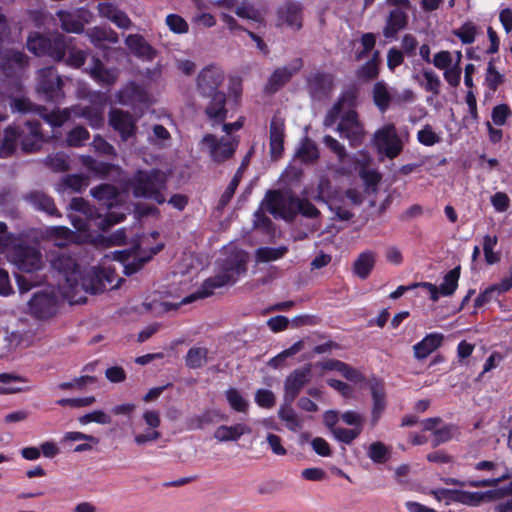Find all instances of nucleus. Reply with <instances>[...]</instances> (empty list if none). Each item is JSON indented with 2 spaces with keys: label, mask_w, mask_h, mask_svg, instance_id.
Returning a JSON list of instances; mask_svg holds the SVG:
<instances>
[{
  "label": "nucleus",
  "mask_w": 512,
  "mask_h": 512,
  "mask_svg": "<svg viewBox=\"0 0 512 512\" xmlns=\"http://www.w3.org/2000/svg\"><path fill=\"white\" fill-rule=\"evenodd\" d=\"M51 266L62 276L59 288L64 298L71 304L86 301V295L98 294L106 290V282L111 283V270L90 268L82 272L76 261L65 254L51 259Z\"/></svg>",
  "instance_id": "1"
},
{
  "label": "nucleus",
  "mask_w": 512,
  "mask_h": 512,
  "mask_svg": "<svg viewBox=\"0 0 512 512\" xmlns=\"http://www.w3.org/2000/svg\"><path fill=\"white\" fill-rule=\"evenodd\" d=\"M357 97L358 90L356 88L344 91L328 110L323 122L326 127H331L340 119L337 131L352 146L361 144L365 136L364 126L359 120L358 113L354 110Z\"/></svg>",
  "instance_id": "2"
},
{
  "label": "nucleus",
  "mask_w": 512,
  "mask_h": 512,
  "mask_svg": "<svg viewBox=\"0 0 512 512\" xmlns=\"http://www.w3.org/2000/svg\"><path fill=\"white\" fill-rule=\"evenodd\" d=\"M11 108L18 112L35 111L54 127L62 126L72 116L85 118L93 128H99L104 123L102 112L93 107L72 106L63 110L47 111L45 107L33 105L28 99L18 98L12 101Z\"/></svg>",
  "instance_id": "3"
},
{
  "label": "nucleus",
  "mask_w": 512,
  "mask_h": 512,
  "mask_svg": "<svg viewBox=\"0 0 512 512\" xmlns=\"http://www.w3.org/2000/svg\"><path fill=\"white\" fill-rule=\"evenodd\" d=\"M70 207L76 213L69 214L72 225L75 229L80 232L89 231L92 223L102 230L110 228L112 225L121 222L124 218V214L111 212L106 217L96 215L94 208H92L83 198H73Z\"/></svg>",
  "instance_id": "4"
},
{
  "label": "nucleus",
  "mask_w": 512,
  "mask_h": 512,
  "mask_svg": "<svg viewBox=\"0 0 512 512\" xmlns=\"http://www.w3.org/2000/svg\"><path fill=\"white\" fill-rule=\"evenodd\" d=\"M167 174L159 169L138 170L129 182L135 197H143L162 204L166 201L162 191L166 188Z\"/></svg>",
  "instance_id": "5"
},
{
  "label": "nucleus",
  "mask_w": 512,
  "mask_h": 512,
  "mask_svg": "<svg viewBox=\"0 0 512 512\" xmlns=\"http://www.w3.org/2000/svg\"><path fill=\"white\" fill-rule=\"evenodd\" d=\"M28 314L38 321H50L60 309V299L54 289H44L33 294L27 304Z\"/></svg>",
  "instance_id": "6"
},
{
  "label": "nucleus",
  "mask_w": 512,
  "mask_h": 512,
  "mask_svg": "<svg viewBox=\"0 0 512 512\" xmlns=\"http://www.w3.org/2000/svg\"><path fill=\"white\" fill-rule=\"evenodd\" d=\"M244 271L245 267L241 261L230 264L216 276L205 280L201 288L195 293L183 298L181 304H189L196 299L209 297L213 294L215 289L233 284L236 281L235 275H239Z\"/></svg>",
  "instance_id": "7"
},
{
  "label": "nucleus",
  "mask_w": 512,
  "mask_h": 512,
  "mask_svg": "<svg viewBox=\"0 0 512 512\" xmlns=\"http://www.w3.org/2000/svg\"><path fill=\"white\" fill-rule=\"evenodd\" d=\"M8 260L20 271L25 273L36 272L43 267L41 252L34 246L17 243L7 249Z\"/></svg>",
  "instance_id": "8"
},
{
  "label": "nucleus",
  "mask_w": 512,
  "mask_h": 512,
  "mask_svg": "<svg viewBox=\"0 0 512 512\" xmlns=\"http://www.w3.org/2000/svg\"><path fill=\"white\" fill-rule=\"evenodd\" d=\"M297 196L289 191H268L263 205L275 218L291 222L295 219V209L297 205Z\"/></svg>",
  "instance_id": "9"
},
{
  "label": "nucleus",
  "mask_w": 512,
  "mask_h": 512,
  "mask_svg": "<svg viewBox=\"0 0 512 512\" xmlns=\"http://www.w3.org/2000/svg\"><path fill=\"white\" fill-rule=\"evenodd\" d=\"M68 46L66 36L56 34L52 38L42 35L30 36L27 48L37 56L48 55L56 61H61L65 56V48Z\"/></svg>",
  "instance_id": "10"
},
{
  "label": "nucleus",
  "mask_w": 512,
  "mask_h": 512,
  "mask_svg": "<svg viewBox=\"0 0 512 512\" xmlns=\"http://www.w3.org/2000/svg\"><path fill=\"white\" fill-rule=\"evenodd\" d=\"M201 144L203 151L209 154L211 160L220 164L233 157L239 141L236 137L227 136L218 139L213 134H207L202 138Z\"/></svg>",
  "instance_id": "11"
},
{
  "label": "nucleus",
  "mask_w": 512,
  "mask_h": 512,
  "mask_svg": "<svg viewBox=\"0 0 512 512\" xmlns=\"http://www.w3.org/2000/svg\"><path fill=\"white\" fill-rule=\"evenodd\" d=\"M512 496V481L507 485L486 492H470L457 490L454 502L468 506H479L481 503L491 502Z\"/></svg>",
  "instance_id": "12"
},
{
  "label": "nucleus",
  "mask_w": 512,
  "mask_h": 512,
  "mask_svg": "<svg viewBox=\"0 0 512 512\" xmlns=\"http://www.w3.org/2000/svg\"><path fill=\"white\" fill-rule=\"evenodd\" d=\"M37 90L48 101L58 102L64 97L62 79L53 67L39 70Z\"/></svg>",
  "instance_id": "13"
},
{
  "label": "nucleus",
  "mask_w": 512,
  "mask_h": 512,
  "mask_svg": "<svg viewBox=\"0 0 512 512\" xmlns=\"http://www.w3.org/2000/svg\"><path fill=\"white\" fill-rule=\"evenodd\" d=\"M374 138L378 149L390 159L398 156L403 149L402 141L397 134L394 124H386L378 129L374 134Z\"/></svg>",
  "instance_id": "14"
},
{
  "label": "nucleus",
  "mask_w": 512,
  "mask_h": 512,
  "mask_svg": "<svg viewBox=\"0 0 512 512\" xmlns=\"http://www.w3.org/2000/svg\"><path fill=\"white\" fill-rule=\"evenodd\" d=\"M275 26L299 31L303 27V8L300 3L288 1L276 10Z\"/></svg>",
  "instance_id": "15"
},
{
  "label": "nucleus",
  "mask_w": 512,
  "mask_h": 512,
  "mask_svg": "<svg viewBox=\"0 0 512 512\" xmlns=\"http://www.w3.org/2000/svg\"><path fill=\"white\" fill-rule=\"evenodd\" d=\"M312 378L311 365L295 369L284 382V401L292 403Z\"/></svg>",
  "instance_id": "16"
},
{
  "label": "nucleus",
  "mask_w": 512,
  "mask_h": 512,
  "mask_svg": "<svg viewBox=\"0 0 512 512\" xmlns=\"http://www.w3.org/2000/svg\"><path fill=\"white\" fill-rule=\"evenodd\" d=\"M224 80L222 71L214 66L204 68L197 77V90L203 97L220 93V85Z\"/></svg>",
  "instance_id": "17"
},
{
  "label": "nucleus",
  "mask_w": 512,
  "mask_h": 512,
  "mask_svg": "<svg viewBox=\"0 0 512 512\" xmlns=\"http://www.w3.org/2000/svg\"><path fill=\"white\" fill-rule=\"evenodd\" d=\"M303 67L301 58H296L291 61L288 66L276 68L268 79L266 90L274 93L287 84L294 75H296Z\"/></svg>",
  "instance_id": "18"
},
{
  "label": "nucleus",
  "mask_w": 512,
  "mask_h": 512,
  "mask_svg": "<svg viewBox=\"0 0 512 512\" xmlns=\"http://www.w3.org/2000/svg\"><path fill=\"white\" fill-rule=\"evenodd\" d=\"M109 124L120 134L123 141H127L136 134V120L127 111L112 109L109 113Z\"/></svg>",
  "instance_id": "19"
},
{
  "label": "nucleus",
  "mask_w": 512,
  "mask_h": 512,
  "mask_svg": "<svg viewBox=\"0 0 512 512\" xmlns=\"http://www.w3.org/2000/svg\"><path fill=\"white\" fill-rule=\"evenodd\" d=\"M334 87L333 76L328 73L314 72L307 77V90L315 100L327 98Z\"/></svg>",
  "instance_id": "20"
},
{
  "label": "nucleus",
  "mask_w": 512,
  "mask_h": 512,
  "mask_svg": "<svg viewBox=\"0 0 512 512\" xmlns=\"http://www.w3.org/2000/svg\"><path fill=\"white\" fill-rule=\"evenodd\" d=\"M143 420L147 428L142 433L135 434L134 441L138 446L157 441L161 437V433L157 430L160 426L161 419L158 411L147 410L143 413Z\"/></svg>",
  "instance_id": "21"
},
{
  "label": "nucleus",
  "mask_w": 512,
  "mask_h": 512,
  "mask_svg": "<svg viewBox=\"0 0 512 512\" xmlns=\"http://www.w3.org/2000/svg\"><path fill=\"white\" fill-rule=\"evenodd\" d=\"M20 139L23 151L28 153L38 151L44 141L39 122L27 121L20 131Z\"/></svg>",
  "instance_id": "22"
},
{
  "label": "nucleus",
  "mask_w": 512,
  "mask_h": 512,
  "mask_svg": "<svg viewBox=\"0 0 512 512\" xmlns=\"http://www.w3.org/2000/svg\"><path fill=\"white\" fill-rule=\"evenodd\" d=\"M285 123L284 119L275 115L270 123V153L275 159L282 155L284 150Z\"/></svg>",
  "instance_id": "23"
},
{
  "label": "nucleus",
  "mask_w": 512,
  "mask_h": 512,
  "mask_svg": "<svg viewBox=\"0 0 512 512\" xmlns=\"http://www.w3.org/2000/svg\"><path fill=\"white\" fill-rule=\"evenodd\" d=\"M97 10L101 17L109 19L120 29H129L132 26V21L128 17V15L118 9L113 3L110 2H100L97 5Z\"/></svg>",
  "instance_id": "24"
},
{
  "label": "nucleus",
  "mask_w": 512,
  "mask_h": 512,
  "mask_svg": "<svg viewBox=\"0 0 512 512\" xmlns=\"http://www.w3.org/2000/svg\"><path fill=\"white\" fill-rule=\"evenodd\" d=\"M24 198L36 210L42 211L50 216H61L52 197L43 191H30Z\"/></svg>",
  "instance_id": "25"
},
{
  "label": "nucleus",
  "mask_w": 512,
  "mask_h": 512,
  "mask_svg": "<svg viewBox=\"0 0 512 512\" xmlns=\"http://www.w3.org/2000/svg\"><path fill=\"white\" fill-rule=\"evenodd\" d=\"M371 93L373 102L381 113L386 112L389 106L396 101L394 89L383 80L377 81L373 85Z\"/></svg>",
  "instance_id": "26"
},
{
  "label": "nucleus",
  "mask_w": 512,
  "mask_h": 512,
  "mask_svg": "<svg viewBox=\"0 0 512 512\" xmlns=\"http://www.w3.org/2000/svg\"><path fill=\"white\" fill-rule=\"evenodd\" d=\"M125 44L131 53L138 58L152 60L156 56V50L140 34L128 35Z\"/></svg>",
  "instance_id": "27"
},
{
  "label": "nucleus",
  "mask_w": 512,
  "mask_h": 512,
  "mask_svg": "<svg viewBox=\"0 0 512 512\" xmlns=\"http://www.w3.org/2000/svg\"><path fill=\"white\" fill-rule=\"evenodd\" d=\"M376 253L371 250L361 252L353 262V273L361 280L367 279L376 263Z\"/></svg>",
  "instance_id": "28"
},
{
  "label": "nucleus",
  "mask_w": 512,
  "mask_h": 512,
  "mask_svg": "<svg viewBox=\"0 0 512 512\" xmlns=\"http://www.w3.org/2000/svg\"><path fill=\"white\" fill-rule=\"evenodd\" d=\"M372 399H373V407L371 412V426L374 427L380 417L382 412L386 408V399H385V391L384 386L381 382L375 380L370 384Z\"/></svg>",
  "instance_id": "29"
},
{
  "label": "nucleus",
  "mask_w": 512,
  "mask_h": 512,
  "mask_svg": "<svg viewBox=\"0 0 512 512\" xmlns=\"http://www.w3.org/2000/svg\"><path fill=\"white\" fill-rule=\"evenodd\" d=\"M444 335L441 333H431L424 337L422 341L413 346L414 356L419 360L427 358L443 342Z\"/></svg>",
  "instance_id": "30"
},
{
  "label": "nucleus",
  "mask_w": 512,
  "mask_h": 512,
  "mask_svg": "<svg viewBox=\"0 0 512 512\" xmlns=\"http://www.w3.org/2000/svg\"><path fill=\"white\" fill-rule=\"evenodd\" d=\"M408 22V15L401 9L396 8L390 11L386 24L383 28V35L386 38H393L404 29Z\"/></svg>",
  "instance_id": "31"
},
{
  "label": "nucleus",
  "mask_w": 512,
  "mask_h": 512,
  "mask_svg": "<svg viewBox=\"0 0 512 512\" xmlns=\"http://www.w3.org/2000/svg\"><path fill=\"white\" fill-rule=\"evenodd\" d=\"M251 433V428L246 424L237 423L232 426L221 425L214 432V438L219 442L237 441L244 434Z\"/></svg>",
  "instance_id": "32"
},
{
  "label": "nucleus",
  "mask_w": 512,
  "mask_h": 512,
  "mask_svg": "<svg viewBox=\"0 0 512 512\" xmlns=\"http://www.w3.org/2000/svg\"><path fill=\"white\" fill-rule=\"evenodd\" d=\"M209 104L207 105L205 112L210 120L215 123H221L225 120L227 110L225 108L226 95L224 92L216 93L212 96Z\"/></svg>",
  "instance_id": "33"
},
{
  "label": "nucleus",
  "mask_w": 512,
  "mask_h": 512,
  "mask_svg": "<svg viewBox=\"0 0 512 512\" xmlns=\"http://www.w3.org/2000/svg\"><path fill=\"white\" fill-rule=\"evenodd\" d=\"M322 368L325 370H335L339 372L343 377H345L347 380L352 382H361L364 380L363 375L352 366L336 360V359H330L321 364Z\"/></svg>",
  "instance_id": "34"
},
{
  "label": "nucleus",
  "mask_w": 512,
  "mask_h": 512,
  "mask_svg": "<svg viewBox=\"0 0 512 512\" xmlns=\"http://www.w3.org/2000/svg\"><path fill=\"white\" fill-rule=\"evenodd\" d=\"M509 478H510V474H509L508 470L505 469L498 476L489 478V479L471 480L468 482H463V481L457 480L455 478H445L443 481L447 485H459V486H470V487H474V488H481V487H496L500 482L505 481Z\"/></svg>",
  "instance_id": "35"
},
{
  "label": "nucleus",
  "mask_w": 512,
  "mask_h": 512,
  "mask_svg": "<svg viewBox=\"0 0 512 512\" xmlns=\"http://www.w3.org/2000/svg\"><path fill=\"white\" fill-rule=\"evenodd\" d=\"M278 417L285 424V427L292 432H298L303 428V420L292 408V403L284 401V404L278 410Z\"/></svg>",
  "instance_id": "36"
},
{
  "label": "nucleus",
  "mask_w": 512,
  "mask_h": 512,
  "mask_svg": "<svg viewBox=\"0 0 512 512\" xmlns=\"http://www.w3.org/2000/svg\"><path fill=\"white\" fill-rule=\"evenodd\" d=\"M222 418L221 414L217 410H206L199 415H193L186 421L187 428L190 430L203 429L205 426L216 422Z\"/></svg>",
  "instance_id": "37"
},
{
  "label": "nucleus",
  "mask_w": 512,
  "mask_h": 512,
  "mask_svg": "<svg viewBox=\"0 0 512 512\" xmlns=\"http://www.w3.org/2000/svg\"><path fill=\"white\" fill-rule=\"evenodd\" d=\"M91 194L109 208L117 202L119 196L117 188L111 184H101L94 187Z\"/></svg>",
  "instance_id": "38"
},
{
  "label": "nucleus",
  "mask_w": 512,
  "mask_h": 512,
  "mask_svg": "<svg viewBox=\"0 0 512 512\" xmlns=\"http://www.w3.org/2000/svg\"><path fill=\"white\" fill-rule=\"evenodd\" d=\"M288 252V247L281 245L278 247H259L255 251V259L258 263H268L283 258Z\"/></svg>",
  "instance_id": "39"
},
{
  "label": "nucleus",
  "mask_w": 512,
  "mask_h": 512,
  "mask_svg": "<svg viewBox=\"0 0 512 512\" xmlns=\"http://www.w3.org/2000/svg\"><path fill=\"white\" fill-rule=\"evenodd\" d=\"M379 61H380V53L379 51H375L372 55V58L364 63L357 70V77L362 80H373L378 77L379 74Z\"/></svg>",
  "instance_id": "40"
},
{
  "label": "nucleus",
  "mask_w": 512,
  "mask_h": 512,
  "mask_svg": "<svg viewBox=\"0 0 512 512\" xmlns=\"http://www.w3.org/2000/svg\"><path fill=\"white\" fill-rule=\"evenodd\" d=\"M87 35L90 41L94 44H99L105 41L116 44L119 41L118 34L111 28L94 27L88 30Z\"/></svg>",
  "instance_id": "41"
},
{
  "label": "nucleus",
  "mask_w": 512,
  "mask_h": 512,
  "mask_svg": "<svg viewBox=\"0 0 512 512\" xmlns=\"http://www.w3.org/2000/svg\"><path fill=\"white\" fill-rule=\"evenodd\" d=\"M25 381L18 376L10 374H0V394H14L25 391L19 384Z\"/></svg>",
  "instance_id": "42"
},
{
  "label": "nucleus",
  "mask_w": 512,
  "mask_h": 512,
  "mask_svg": "<svg viewBox=\"0 0 512 512\" xmlns=\"http://www.w3.org/2000/svg\"><path fill=\"white\" fill-rule=\"evenodd\" d=\"M208 350L205 347H192L188 350L185 362L189 368L198 369L207 363Z\"/></svg>",
  "instance_id": "43"
},
{
  "label": "nucleus",
  "mask_w": 512,
  "mask_h": 512,
  "mask_svg": "<svg viewBox=\"0 0 512 512\" xmlns=\"http://www.w3.org/2000/svg\"><path fill=\"white\" fill-rule=\"evenodd\" d=\"M90 74L93 78L107 85H111L116 80V73L113 70L104 68L99 59H93V66L90 68Z\"/></svg>",
  "instance_id": "44"
},
{
  "label": "nucleus",
  "mask_w": 512,
  "mask_h": 512,
  "mask_svg": "<svg viewBox=\"0 0 512 512\" xmlns=\"http://www.w3.org/2000/svg\"><path fill=\"white\" fill-rule=\"evenodd\" d=\"M57 16L61 23V28L68 33H81L84 30L83 23L72 13L58 11Z\"/></svg>",
  "instance_id": "45"
},
{
  "label": "nucleus",
  "mask_w": 512,
  "mask_h": 512,
  "mask_svg": "<svg viewBox=\"0 0 512 512\" xmlns=\"http://www.w3.org/2000/svg\"><path fill=\"white\" fill-rule=\"evenodd\" d=\"M19 138L20 132L17 129L11 127L7 128L0 147V157L5 158L10 156L16 148V143Z\"/></svg>",
  "instance_id": "46"
},
{
  "label": "nucleus",
  "mask_w": 512,
  "mask_h": 512,
  "mask_svg": "<svg viewBox=\"0 0 512 512\" xmlns=\"http://www.w3.org/2000/svg\"><path fill=\"white\" fill-rule=\"evenodd\" d=\"M460 277V266L450 270L444 277L443 283L440 285V293L442 296H451L458 286Z\"/></svg>",
  "instance_id": "47"
},
{
  "label": "nucleus",
  "mask_w": 512,
  "mask_h": 512,
  "mask_svg": "<svg viewBox=\"0 0 512 512\" xmlns=\"http://www.w3.org/2000/svg\"><path fill=\"white\" fill-rule=\"evenodd\" d=\"M44 164L46 167L55 172H64L69 169L68 156L63 152H57L48 155L44 159Z\"/></svg>",
  "instance_id": "48"
},
{
  "label": "nucleus",
  "mask_w": 512,
  "mask_h": 512,
  "mask_svg": "<svg viewBox=\"0 0 512 512\" xmlns=\"http://www.w3.org/2000/svg\"><path fill=\"white\" fill-rule=\"evenodd\" d=\"M225 396L233 410L241 413H246L248 411L249 403L237 389L229 388L225 392Z\"/></svg>",
  "instance_id": "49"
},
{
  "label": "nucleus",
  "mask_w": 512,
  "mask_h": 512,
  "mask_svg": "<svg viewBox=\"0 0 512 512\" xmlns=\"http://www.w3.org/2000/svg\"><path fill=\"white\" fill-rule=\"evenodd\" d=\"M367 454L374 463L382 464L388 460L390 451L384 443L377 441L370 444Z\"/></svg>",
  "instance_id": "50"
},
{
  "label": "nucleus",
  "mask_w": 512,
  "mask_h": 512,
  "mask_svg": "<svg viewBox=\"0 0 512 512\" xmlns=\"http://www.w3.org/2000/svg\"><path fill=\"white\" fill-rule=\"evenodd\" d=\"M66 39L68 42V46L65 48V53H68L66 63L70 66L78 68L84 64L86 60V53L72 46L73 38L66 37Z\"/></svg>",
  "instance_id": "51"
},
{
  "label": "nucleus",
  "mask_w": 512,
  "mask_h": 512,
  "mask_svg": "<svg viewBox=\"0 0 512 512\" xmlns=\"http://www.w3.org/2000/svg\"><path fill=\"white\" fill-rule=\"evenodd\" d=\"M497 242V236L485 235L483 237V252L485 260L488 264H495L500 261L499 254L493 251L494 247L497 245Z\"/></svg>",
  "instance_id": "52"
},
{
  "label": "nucleus",
  "mask_w": 512,
  "mask_h": 512,
  "mask_svg": "<svg viewBox=\"0 0 512 512\" xmlns=\"http://www.w3.org/2000/svg\"><path fill=\"white\" fill-rule=\"evenodd\" d=\"M78 421L82 425H86L91 422H95L101 425H108L112 423V418L103 410H95L82 415L78 418Z\"/></svg>",
  "instance_id": "53"
},
{
  "label": "nucleus",
  "mask_w": 512,
  "mask_h": 512,
  "mask_svg": "<svg viewBox=\"0 0 512 512\" xmlns=\"http://www.w3.org/2000/svg\"><path fill=\"white\" fill-rule=\"evenodd\" d=\"M303 347H304L303 341L302 340L297 341L290 348L282 351L281 353H279L278 355H276L275 357L270 359L268 365L273 368L280 367L282 365L283 361L287 357L297 354L298 352H300L303 349Z\"/></svg>",
  "instance_id": "54"
},
{
  "label": "nucleus",
  "mask_w": 512,
  "mask_h": 512,
  "mask_svg": "<svg viewBox=\"0 0 512 512\" xmlns=\"http://www.w3.org/2000/svg\"><path fill=\"white\" fill-rule=\"evenodd\" d=\"M48 236L55 240V245L62 247L73 238V233L66 227L57 226L48 230Z\"/></svg>",
  "instance_id": "55"
},
{
  "label": "nucleus",
  "mask_w": 512,
  "mask_h": 512,
  "mask_svg": "<svg viewBox=\"0 0 512 512\" xmlns=\"http://www.w3.org/2000/svg\"><path fill=\"white\" fill-rule=\"evenodd\" d=\"M297 203L298 204L296 205L295 216L298 213L306 218L312 219L318 218L320 216V211L308 199L297 197Z\"/></svg>",
  "instance_id": "56"
},
{
  "label": "nucleus",
  "mask_w": 512,
  "mask_h": 512,
  "mask_svg": "<svg viewBox=\"0 0 512 512\" xmlns=\"http://www.w3.org/2000/svg\"><path fill=\"white\" fill-rule=\"evenodd\" d=\"M89 139V132L82 126L73 128L66 137V142L69 146L79 147Z\"/></svg>",
  "instance_id": "57"
},
{
  "label": "nucleus",
  "mask_w": 512,
  "mask_h": 512,
  "mask_svg": "<svg viewBox=\"0 0 512 512\" xmlns=\"http://www.w3.org/2000/svg\"><path fill=\"white\" fill-rule=\"evenodd\" d=\"M361 431L362 428L360 427H354L353 429L338 427L333 429L332 434L338 441L350 444L359 436Z\"/></svg>",
  "instance_id": "58"
},
{
  "label": "nucleus",
  "mask_w": 512,
  "mask_h": 512,
  "mask_svg": "<svg viewBox=\"0 0 512 512\" xmlns=\"http://www.w3.org/2000/svg\"><path fill=\"white\" fill-rule=\"evenodd\" d=\"M96 381H97L96 377L84 375V376L77 377L70 382L60 383L58 385V388L60 390H72V389L83 390L86 385L95 383Z\"/></svg>",
  "instance_id": "59"
},
{
  "label": "nucleus",
  "mask_w": 512,
  "mask_h": 512,
  "mask_svg": "<svg viewBox=\"0 0 512 512\" xmlns=\"http://www.w3.org/2000/svg\"><path fill=\"white\" fill-rule=\"evenodd\" d=\"M6 64L3 66L5 71L21 68L26 63V56L20 51H8L5 54Z\"/></svg>",
  "instance_id": "60"
},
{
  "label": "nucleus",
  "mask_w": 512,
  "mask_h": 512,
  "mask_svg": "<svg viewBox=\"0 0 512 512\" xmlns=\"http://www.w3.org/2000/svg\"><path fill=\"white\" fill-rule=\"evenodd\" d=\"M422 75L425 80L424 88L426 91L438 95L440 93L441 81L437 74L432 70H423Z\"/></svg>",
  "instance_id": "61"
},
{
  "label": "nucleus",
  "mask_w": 512,
  "mask_h": 512,
  "mask_svg": "<svg viewBox=\"0 0 512 512\" xmlns=\"http://www.w3.org/2000/svg\"><path fill=\"white\" fill-rule=\"evenodd\" d=\"M476 33V26L472 23H465L454 31V34L459 37L464 44L473 43Z\"/></svg>",
  "instance_id": "62"
},
{
  "label": "nucleus",
  "mask_w": 512,
  "mask_h": 512,
  "mask_svg": "<svg viewBox=\"0 0 512 512\" xmlns=\"http://www.w3.org/2000/svg\"><path fill=\"white\" fill-rule=\"evenodd\" d=\"M418 141L426 146H432L440 142V137L430 125H425L417 134Z\"/></svg>",
  "instance_id": "63"
},
{
  "label": "nucleus",
  "mask_w": 512,
  "mask_h": 512,
  "mask_svg": "<svg viewBox=\"0 0 512 512\" xmlns=\"http://www.w3.org/2000/svg\"><path fill=\"white\" fill-rule=\"evenodd\" d=\"M256 403L264 408H271L275 405L276 398L272 391L267 389H259L255 395Z\"/></svg>",
  "instance_id": "64"
}]
</instances>
